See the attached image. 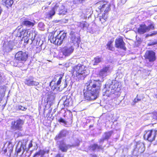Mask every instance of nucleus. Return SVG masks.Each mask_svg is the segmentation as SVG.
<instances>
[{"label": "nucleus", "instance_id": "obj_1", "mask_svg": "<svg viewBox=\"0 0 157 157\" xmlns=\"http://www.w3.org/2000/svg\"><path fill=\"white\" fill-rule=\"evenodd\" d=\"M101 82L99 81L90 80L85 85L84 92L85 99L94 100L98 97Z\"/></svg>", "mask_w": 157, "mask_h": 157}, {"label": "nucleus", "instance_id": "obj_2", "mask_svg": "<svg viewBox=\"0 0 157 157\" xmlns=\"http://www.w3.org/2000/svg\"><path fill=\"white\" fill-rule=\"evenodd\" d=\"M120 87L119 82L116 80H113L110 84H105V88L103 90V91H105L103 95L115 98L116 96L120 95Z\"/></svg>", "mask_w": 157, "mask_h": 157}, {"label": "nucleus", "instance_id": "obj_3", "mask_svg": "<svg viewBox=\"0 0 157 157\" xmlns=\"http://www.w3.org/2000/svg\"><path fill=\"white\" fill-rule=\"evenodd\" d=\"M67 37V33L65 32L62 31L56 37L51 36L50 37V40L52 43L60 45Z\"/></svg>", "mask_w": 157, "mask_h": 157}, {"label": "nucleus", "instance_id": "obj_4", "mask_svg": "<svg viewBox=\"0 0 157 157\" xmlns=\"http://www.w3.org/2000/svg\"><path fill=\"white\" fill-rule=\"evenodd\" d=\"M87 67L81 64H78L74 68V72H76L77 76L80 77H85L88 74V72L86 71Z\"/></svg>", "mask_w": 157, "mask_h": 157}, {"label": "nucleus", "instance_id": "obj_5", "mask_svg": "<svg viewBox=\"0 0 157 157\" xmlns=\"http://www.w3.org/2000/svg\"><path fill=\"white\" fill-rule=\"evenodd\" d=\"M74 50L73 44L69 43L62 48V52L64 56H70L73 52Z\"/></svg>", "mask_w": 157, "mask_h": 157}, {"label": "nucleus", "instance_id": "obj_6", "mask_svg": "<svg viewBox=\"0 0 157 157\" xmlns=\"http://www.w3.org/2000/svg\"><path fill=\"white\" fill-rule=\"evenodd\" d=\"M24 123L23 121L20 119L13 121L11 122V128L14 131L21 130Z\"/></svg>", "mask_w": 157, "mask_h": 157}, {"label": "nucleus", "instance_id": "obj_7", "mask_svg": "<svg viewBox=\"0 0 157 157\" xmlns=\"http://www.w3.org/2000/svg\"><path fill=\"white\" fill-rule=\"evenodd\" d=\"M59 142V149L63 152H66L69 148L71 147L78 146L79 145V141L78 140L77 141L76 144H74L72 145L66 144L63 140H62Z\"/></svg>", "mask_w": 157, "mask_h": 157}, {"label": "nucleus", "instance_id": "obj_8", "mask_svg": "<svg viewBox=\"0 0 157 157\" xmlns=\"http://www.w3.org/2000/svg\"><path fill=\"white\" fill-rule=\"evenodd\" d=\"M97 5L101 12L104 11V12L106 13L110 10V5L107 2L101 1L97 2Z\"/></svg>", "mask_w": 157, "mask_h": 157}, {"label": "nucleus", "instance_id": "obj_9", "mask_svg": "<svg viewBox=\"0 0 157 157\" xmlns=\"http://www.w3.org/2000/svg\"><path fill=\"white\" fill-rule=\"evenodd\" d=\"M15 57L16 60L18 61H25L28 58V54L27 53L20 51L16 54Z\"/></svg>", "mask_w": 157, "mask_h": 157}, {"label": "nucleus", "instance_id": "obj_10", "mask_svg": "<svg viewBox=\"0 0 157 157\" xmlns=\"http://www.w3.org/2000/svg\"><path fill=\"white\" fill-rule=\"evenodd\" d=\"M154 29V26L151 24L148 26L145 25H141L138 29V32L140 34H143L149 31L150 29Z\"/></svg>", "mask_w": 157, "mask_h": 157}, {"label": "nucleus", "instance_id": "obj_11", "mask_svg": "<svg viewBox=\"0 0 157 157\" xmlns=\"http://www.w3.org/2000/svg\"><path fill=\"white\" fill-rule=\"evenodd\" d=\"M53 8L55 11L59 14H65L67 13L64 6L61 4H56Z\"/></svg>", "mask_w": 157, "mask_h": 157}, {"label": "nucleus", "instance_id": "obj_12", "mask_svg": "<svg viewBox=\"0 0 157 157\" xmlns=\"http://www.w3.org/2000/svg\"><path fill=\"white\" fill-rule=\"evenodd\" d=\"M155 55V53L153 51H147L145 53V57L149 62H153L156 59Z\"/></svg>", "mask_w": 157, "mask_h": 157}, {"label": "nucleus", "instance_id": "obj_13", "mask_svg": "<svg viewBox=\"0 0 157 157\" xmlns=\"http://www.w3.org/2000/svg\"><path fill=\"white\" fill-rule=\"evenodd\" d=\"M63 76L60 75L59 78L57 83L55 82V81L54 80H52L50 84V86L51 87V89L54 90L55 89L58 90L59 88V86L61 82V79L62 78Z\"/></svg>", "mask_w": 157, "mask_h": 157}, {"label": "nucleus", "instance_id": "obj_14", "mask_svg": "<svg viewBox=\"0 0 157 157\" xmlns=\"http://www.w3.org/2000/svg\"><path fill=\"white\" fill-rule=\"evenodd\" d=\"M115 46L116 48H120L125 50V43L122 37L117 38L115 40Z\"/></svg>", "mask_w": 157, "mask_h": 157}, {"label": "nucleus", "instance_id": "obj_15", "mask_svg": "<svg viewBox=\"0 0 157 157\" xmlns=\"http://www.w3.org/2000/svg\"><path fill=\"white\" fill-rule=\"evenodd\" d=\"M110 67L109 66L107 65L103 67L101 69L99 72V75L100 77L104 78L108 75L110 72Z\"/></svg>", "mask_w": 157, "mask_h": 157}, {"label": "nucleus", "instance_id": "obj_16", "mask_svg": "<svg viewBox=\"0 0 157 157\" xmlns=\"http://www.w3.org/2000/svg\"><path fill=\"white\" fill-rule=\"evenodd\" d=\"M145 150L144 144L141 142H138L136 145V147L134 150V152L137 151L139 153L143 152Z\"/></svg>", "mask_w": 157, "mask_h": 157}, {"label": "nucleus", "instance_id": "obj_17", "mask_svg": "<svg viewBox=\"0 0 157 157\" xmlns=\"http://www.w3.org/2000/svg\"><path fill=\"white\" fill-rule=\"evenodd\" d=\"M33 78L30 77L29 78L25 79L24 82L26 85L28 86H37L39 84L38 82L33 80Z\"/></svg>", "mask_w": 157, "mask_h": 157}, {"label": "nucleus", "instance_id": "obj_18", "mask_svg": "<svg viewBox=\"0 0 157 157\" xmlns=\"http://www.w3.org/2000/svg\"><path fill=\"white\" fill-rule=\"evenodd\" d=\"M151 130L145 131L144 132V138L145 140H147L150 142L153 141V138L151 137L152 134Z\"/></svg>", "mask_w": 157, "mask_h": 157}, {"label": "nucleus", "instance_id": "obj_19", "mask_svg": "<svg viewBox=\"0 0 157 157\" xmlns=\"http://www.w3.org/2000/svg\"><path fill=\"white\" fill-rule=\"evenodd\" d=\"M68 134V132L67 131L65 130H63L59 132L58 135L56 136L55 139L56 140H58L63 137H65Z\"/></svg>", "mask_w": 157, "mask_h": 157}, {"label": "nucleus", "instance_id": "obj_20", "mask_svg": "<svg viewBox=\"0 0 157 157\" xmlns=\"http://www.w3.org/2000/svg\"><path fill=\"white\" fill-rule=\"evenodd\" d=\"M29 31L23 30L20 29L17 32V36L20 37H24L28 35Z\"/></svg>", "mask_w": 157, "mask_h": 157}, {"label": "nucleus", "instance_id": "obj_21", "mask_svg": "<svg viewBox=\"0 0 157 157\" xmlns=\"http://www.w3.org/2000/svg\"><path fill=\"white\" fill-rule=\"evenodd\" d=\"M70 35L71 36V40L72 42L71 43L73 44L75 43H79L80 42V39L78 37H76L75 34V33L73 31H71Z\"/></svg>", "mask_w": 157, "mask_h": 157}, {"label": "nucleus", "instance_id": "obj_22", "mask_svg": "<svg viewBox=\"0 0 157 157\" xmlns=\"http://www.w3.org/2000/svg\"><path fill=\"white\" fill-rule=\"evenodd\" d=\"M112 133V131L105 133L103 135L102 138L100 140L99 142L100 143L103 142L104 140H108L111 136Z\"/></svg>", "mask_w": 157, "mask_h": 157}, {"label": "nucleus", "instance_id": "obj_23", "mask_svg": "<svg viewBox=\"0 0 157 157\" xmlns=\"http://www.w3.org/2000/svg\"><path fill=\"white\" fill-rule=\"evenodd\" d=\"M5 145H6L7 147L6 148L4 149V151L5 153L8 151L10 154L13 150V145L12 143L10 142H7Z\"/></svg>", "mask_w": 157, "mask_h": 157}, {"label": "nucleus", "instance_id": "obj_24", "mask_svg": "<svg viewBox=\"0 0 157 157\" xmlns=\"http://www.w3.org/2000/svg\"><path fill=\"white\" fill-rule=\"evenodd\" d=\"M35 23V21L33 20H31V21H29L27 19H25L22 22V24L27 26H33L34 25Z\"/></svg>", "mask_w": 157, "mask_h": 157}, {"label": "nucleus", "instance_id": "obj_25", "mask_svg": "<svg viewBox=\"0 0 157 157\" xmlns=\"http://www.w3.org/2000/svg\"><path fill=\"white\" fill-rule=\"evenodd\" d=\"M2 2L3 5L8 8L9 7H11L13 2V0H2Z\"/></svg>", "mask_w": 157, "mask_h": 157}, {"label": "nucleus", "instance_id": "obj_26", "mask_svg": "<svg viewBox=\"0 0 157 157\" xmlns=\"http://www.w3.org/2000/svg\"><path fill=\"white\" fill-rule=\"evenodd\" d=\"M36 34L35 32L29 31L28 35L29 37L30 38V44H31L34 43V41Z\"/></svg>", "mask_w": 157, "mask_h": 157}, {"label": "nucleus", "instance_id": "obj_27", "mask_svg": "<svg viewBox=\"0 0 157 157\" xmlns=\"http://www.w3.org/2000/svg\"><path fill=\"white\" fill-rule=\"evenodd\" d=\"M89 147L90 148V149L93 151L96 150H98L102 149L101 146H98V144H94L90 146Z\"/></svg>", "mask_w": 157, "mask_h": 157}, {"label": "nucleus", "instance_id": "obj_28", "mask_svg": "<svg viewBox=\"0 0 157 157\" xmlns=\"http://www.w3.org/2000/svg\"><path fill=\"white\" fill-rule=\"evenodd\" d=\"M113 41L110 40L109 41L107 44V48L109 50L113 51L114 50V48L113 47Z\"/></svg>", "mask_w": 157, "mask_h": 157}, {"label": "nucleus", "instance_id": "obj_29", "mask_svg": "<svg viewBox=\"0 0 157 157\" xmlns=\"http://www.w3.org/2000/svg\"><path fill=\"white\" fill-rule=\"evenodd\" d=\"M27 141L26 140H24L22 143L21 145L20 148H19L17 152V153H19L21 151V149H22L23 150L26 149V144Z\"/></svg>", "mask_w": 157, "mask_h": 157}, {"label": "nucleus", "instance_id": "obj_30", "mask_svg": "<svg viewBox=\"0 0 157 157\" xmlns=\"http://www.w3.org/2000/svg\"><path fill=\"white\" fill-rule=\"evenodd\" d=\"M4 48L3 51L6 52H9L12 50L13 49V47L11 45L8 44L4 47Z\"/></svg>", "mask_w": 157, "mask_h": 157}, {"label": "nucleus", "instance_id": "obj_31", "mask_svg": "<svg viewBox=\"0 0 157 157\" xmlns=\"http://www.w3.org/2000/svg\"><path fill=\"white\" fill-rule=\"evenodd\" d=\"M102 61V59L98 57H96L94 58V60L93 61V64L94 65H97L99 63L101 62Z\"/></svg>", "mask_w": 157, "mask_h": 157}, {"label": "nucleus", "instance_id": "obj_32", "mask_svg": "<svg viewBox=\"0 0 157 157\" xmlns=\"http://www.w3.org/2000/svg\"><path fill=\"white\" fill-rule=\"evenodd\" d=\"M78 24L79 26L80 27L83 29H84L85 28H87L89 26L88 23L86 22H79Z\"/></svg>", "mask_w": 157, "mask_h": 157}, {"label": "nucleus", "instance_id": "obj_33", "mask_svg": "<svg viewBox=\"0 0 157 157\" xmlns=\"http://www.w3.org/2000/svg\"><path fill=\"white\" fill-rule=\"evenodd\" d=\"M143 98L142 97V98ZM141 99V98L140 96L138 95H137L136 97L133 100L132 104V105H134L136 103L140 101Z\"/></svg>", "mask_w": 157, "mask_h": 157}, {"label": "nucleus", "instance_id": "obj_34", "mask_svg": "<svg viewBox=\"0 0 157 157\" xmlns=\"http://www.w3.org/2000/svg\"><path fill=\"white\" fill-rule=\"evenodd\" d=\"M152 134L151 136L153 138V141L155 140V138H156V140L157 141V130H151Z\"/></svg>", "mask_w": 157, "mask_h": 157}, {"label": "nucleus", "instance_id": "obj_35", "mask_svg": "<svg viewBox=\"0 0 157 157\" xmlns=\"http://www.w3.org/2000/svg\"><path fill=\"white\" fill-rule=\"evenodd\" d=\"M56 11L54 10L53 8H52V9L48 13V15L49 16L52 17L53 16L55 13Z\"/></svg>", "mask_w": 157, "mask_h": 157}, {"label": "nucleus", "instance_id": "obj_36", "mask_svg": "<svg viewBox=\"0 0 157 157\" xmlns=\"http://www.w3.org/2000/svg\"><path fill=\"white\" fill-rule=\"evenodd\" d=\"M28 35H27V36L23 37L24 40V42L26 44H28L29 43H30V41H29L30 38H28Z\"/></svg>", "mask_w": 157, "mask_h": 157}, {"label": "nucleus", "instance_id": "obj_37", "mask_svg": "<svg viewBox=\"0 0 157 157\" xmlns=\"http://www.w3.org/2000/svg\"><path fill=\"white\" fill-rule=\"evenodd\" d=\"M69 99H67L64 102L63 105L67 107L69 105Z\"/></svg>", "mask_w": 157, "mask_h": 157}, {"label": "nucleus", "instance_id": "obj_38", "mask_svg": "<svg viewBox=\"0 0 157 157\" xmlns=\"http://www.w3.org/2000/svg\"><path fill=\"white\" fill-rule=\"evenodd\" d=\"M151 116L154 119H157V112H154L151 114Z\"/></svg>", "mask_w": 157, "mask_h": 157}, {"label": "nucleus", "instance_id": "obj_39", "mask_svg": "<svg viewBox=\"0 0 157 157\" xmlns=\"http://www.w3.org/2000/svg\"><path fill=\"white\" fill-rule=\"evenodd\" d=\"M58 121L62 123L65 124H67V122L62 118L59 119Z\"/></svg>", "mask_w": 157, "mask_h": 157}, {"label": "nucleus", "instance_id": "obj_40", "mask_svg": "<svg viewBox=\"0 0 157 157\" xmlns=\"http://www.w3.org/2000/svg\"><path fill=\"white\" fill-rule=\"evenodd\" d=\"M18 109L20 110H23V111H25L27 109V108L21 106H18Z\"/></svg>", "mask_w": 157, "mask_h": 157}, {"label": "nucleus", "instance_id": "obj_41", "mask_svg": "<svg viewBox=\"0 0 157 157\" xmlns=\"http://www.w3.org/2000/svg\"><path fill=\"white\" fill-rule=\"evenodd\" d=\"M100 21L102 23L103 22H105L106 20L104 17H102L100 18Z\"/></svg>", "mask_w": 157, "mask_h": 157}, {"label": "nucleus", "instance_id": "obj_42", "mask_svg": "<svg viewBox=\"0 0 157 157\" xmlns=\"http://www.w3.org/2000/svg\"><path fill=\"white\" fill-rule=\"evenodd\" d=\"M157 33L156 32H154V33H152L150 34H147L146 36V37H147L149 36H152L153 35H155Z\"/></svg>", "mask_w": 157, "mask_h": 157}, {"label": "nucleus", "instance_id": "obj_43", "mask_svg": "<svg viewBox=\"0 0 157 157\" xmlns=\"http://www.w3.org/2000/svg\"><path fill=\"white\" fill-rule=\"evenodd\" d=\"M41 48L40 47H36L35 49V51L36 52H39L41 51Z\"/></svg>", "mask_w": 157, "mask_h": 157}, {"label": "nucleus", "instance_id": "obj_44", "mask_svg": "<svg viewBox=\"0 0 157 157\" xmlns=\"http://www.w3.org/2000/svg\"><path fill=\"white\" fill-rule=\"evenodd\" d=\"M33 146V144H32V141L31 140L30 141V143L29 144V149L31 147Z\"/></svg>", "mask_w": 157, "mask_h": 157}, {"label": "nucleus", "instance_id": "obj_45", "mask_svg": "<svg viewBox=\"0 0 157 157\" xmlns=\"http://www.w3.org/2000/svg\"><path fill=\"white\" fill-rule=\"evenodd\" d=\"M89 157H97V156L95 154H90L89 155Z\"/></svg>", "mask_w": 157, "mask_h": 157}, {"label": "nucleus", "instance_id": "obj_46", "mask_svg": "<svg viewBox=\"0 0 157 157\" xmlns=\"http://www.w3.org/2000/svg\"><path fill=\"white\" fill-rule=\"evenodd\" d=\"M126 0H121V2L122 4H124L125 2H126Z\"/></svg>", "mask_w": 157, "mask_h": 157}, {"label": "nucleus", "instance_id": "obj_47", "mask_svg": "<svg viewBox=\"0 0 157 157\" xmlns=\"http://www.w3.org/2000/svg\"><path fill=\"white\" fill-rule=\"evenodd\" d=\"M56 157H63V156L60 154H58L56 155Z\"/></svg>", "mask_w": 157, "mask_h": 157}, {"label": "nucleus", "instance_id": "obj_48", "mask_svg": "<svg viewBox=\"0 0 157 157\" xmlns=\"http://www.w3.org/2000/svg\"><path fill=\"white\" fill-rule=\"evenodd\" d=\"M44 25L42 23H39L38 24L39 26L40 27V26H42Z\"/></svg>", "mask_w": 157, "mask_h": 157}, {"label": "nucleus", "instance_id": "obj_49", "mask_svg": "<svg viewBox=\"0 0 157 157\" xmlns=\"http://www.w3.org/2000/svg\"><path fill=\"white\" fill-rule=\"evenodd\" d=\"M2 75L1 74H0V83L1 82V81L2 80Z\"/></svg>", "mask_w": 157, "mask_h": 157}, {"label": "nucleus", "instance_id": "obj_50", "mask_svg": "<svg viewBox=\"0 0 157 157\" xmlns=\"http://www.w3.org/2000/svg\"><path fill=\"white\" fill-rule=\"evenodd\" d=\"M64 83H65V84H64L65 86H64V88L66 87L67 86V84L66 83V81H65Z\"/></svg>", "mask_w": 157, "mask_h": 157}, {"label": "nucleus", "instance_id": "obj_51", "mask_svg": "<svg viewBox=\"0 0 157 157\" xmlns=\"http://www.w3.org/2000/svg\"><path fill=\"white\" fill-rule=\"evenodd\" d=\"M44 8V9H46V7H42V9H43V8Z\"/></svg>", "mask_w": 157, "mask_h": 157}, {"label": "nucleus", "instance_id": "obj_52", "mask_svg": "<svg viewBox=\"0 0 157 157\" xmlns=\"http://www.w3.org/2000/svg\"><path fill=\"white\" fill-rule=\"evenodd\" d=\"M38 154V153H36V154H35V155H37V154Z\"/></svg>", "mask_w": 157, "mask_h": 157}, {"label": "nucleus", "instance_id": "obj_53", "mask_svg": "<svg viewBox=\"0 0 157 157\" xmlns=\"http://www.w3.org/2000/svg\"><path fill=\"white\" fill-rule=\"evenodd\" d=\"M50 3H51V2H49L48 3V4L50 5Z\"/></svg>", "mask_w": 157, "mask_h": 157}, {"label": "nucleus", "instance_id": "obj_54", "mask_svg": "<svg viewBox=\"0 0 157 157\" xmlns=\"http://www.w3.org/2000/svg\"><path fill=\"white\" fill-rule=\"evenodd\" d=\"M128 157H132V156H128Z\"/></svg>", "mask_w": 157, "mask_h": 157}, {"label": "nucleus", "instance_id": "obj_55", "mask_svg": "<svg viewBox=\"0 0 157 157\" xmlns=\"http://www.w3.org/2000/svg\"><path fill=\"white\" fill-rule=\"evenodd\" d=\"M156 43H154L153 44H155Z\"/></svg>", "mask_w": 157, "mask_h": 157}]
</instances>
